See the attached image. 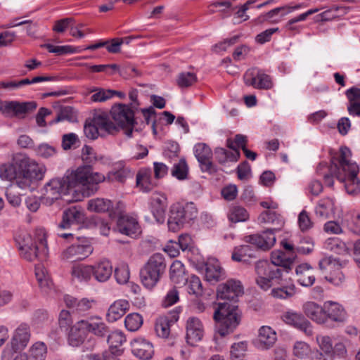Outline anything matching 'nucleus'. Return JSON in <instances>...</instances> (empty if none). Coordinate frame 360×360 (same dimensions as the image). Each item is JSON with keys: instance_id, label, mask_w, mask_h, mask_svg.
Listing matches in <instances>:
<instances>
[{"instance_id": "423d86ee", "label": "nucleus", "mask_w": 360, "mask_h": 360, "mask_svg": "<svg viewBox=\"0 0 360 360\" xmlns=\"http://www.w3.org/2000/svg\"><path fill=\"white\" fill-rule=\"evenodd\" d=\"M166 266L167 264L163 255L153 254L141 269L140 278L142 284L148 289H153L165 274Z\"/></svg>"}, {"instance_id": "a19ab883", "label": "nucleus", "mask_w": 360, "mask_h": 360, "mask_svg": "<svg viewBox=\"0 0 360 360\" xmlns=\"http://www.w3.org/2000/svg\"><path fill=\"white\" fill-rule=\"evenodd\" d=\"M86 326L88 333H92L99 338L108 337L110 332L109 328L98 318L86 321Z\"/></svg>"}, {"instance_id": "bf43d9fd", "label": "nucleus", "mask_w": 360, "mask_h": 360, "mask_svg": "<svg viewBox=\"0 0 360 360\" xmlns=\"http://www.w3.org/2000/svg\"><path fill=\"white\" fill-rule=\"evenodd\" d=\"M35 275L41 288L50 287L51 282L49 279V275L47 274L46 269L44 267L41 266H36Z\"/></svg>"}, {"instance_id": "f257e3e1", "label": "nucleus", "mask_w": 360, "mask_h": 360, "mask_svg": "<svg viewBox=\"0 0 360 360\" xmlns=\"http://www.w3.org/2000/svg\"><path fill=\"white\" fill-rule=\"evenodd\" d=\"M105 179L103 175L93 172L90 165L78 167L75 171H67L62 179H53L44 187L42 200L46 204L51 205L60 197L68 194L77 186L86 188V195L94 194L98 189V184Z\"/></svg>"}, {"instance_id": "6ab92c4d", "label": "nucleus", "mask_w": 360, "mask_h": 360, "mask_svg": "<svg viewBox=\"0 0 360 360\" xmlns=\"http://www.w3.org/2000/svg\"><path fill=\"white\" fill-rule=\"evenodd\" d=\"M194 154L202 172L210 174L217 172L216 166L211 161L212 150L207 145L203 143H197L194 147Z\"/></svg>"}, {"instance_id": "2eb2a0df", "label": "nucleus", "mask_w": 360, "mask_h": 360, "mask_svg": "<svg viewBox=\"0 0 360 360\" xmlns=\"http://www.w3.org/2000/svg\"><path fill=\"white\" fill-rule=\"evenodd\" d=\"M30 328L25 323L20 324L15 330L11 340V349H5L2 355V360H10L13 353L23 349L30 340Z\"/></svg>"}, {"instance_id": "9b49d317", "label": "nucleus", "mask_w": 360, "mask_h": 360, "mask_svg": "<svg viewBox=\"0 0 360 360\" xmlns=\"http://www.w3.org/2000/svg\"><path fill=\"white\" fill-rule=\"evenodd\" d=\"M347 319V312L343 307L336 302L327 301L316 314V323L329 326V321L344 322Z\"/></svg>"}, {"instance_id": "49530a36", "label": "nucleus", "mask_w": 360, "mask_h": 360, "mask_svg": "<svg viewBox=\"0 0 360 360\" xmlns=\"http://www.w3.org/2000/svg\"><path fill=\"white\" fill-rule=\"evenodd\" d=\"M112 207V202L108 199L96 198L89 201L88 210L96 212L110 213Z\"/></svg>"}, {"instance_id": "bb28decb", "label": "nucleus", "mask_w": 360, "mask_h": 360, "mask_svg": "<svg viewBox=\"0 0 360 360\" xmlns=\"http://www.w3.org/2000/svg\"><path fill=\"white\" fill-rule=\"evenodd\" d=\"M179 319L177 313L174 312L170 316H165L158 318L155 322V330L158 336L166 338L170 333V326Z\"/></svg>"}, {"instance_id": "20e7f679", "label": "nucleus", "mask_w": 360, "mask_h": 360, "mask_svg": "<svg viewBox=\"0 0 360 360\" xmlns=\"http://www.w3.org/2000/svg\"><path fill=\"white\" fill-rule=\"evenodd\" d=\"M333 162L331 171L337 178L343 183L346 192L351 195H355L360 191V179L357 178L359 166L352 159L351 150L342 146L338 151L329 153Z\"/></svg>"}, {"instance_id": "c85d7f7f", "label": "nucleus", "mask_w": 360, "mask_h": 360, "mask_svg": "<svg viewBox=\"0 0 360 360\" xmlns=\"http://www.w3.org/2000/svg\"><path fill=\"white\" fill-rule=\"evenodd\" d=\"M259 220L262 223H267L273 225V227L267 229L266 230H269L270 232H274V235L275 232L281 230L285 223L281 214L271 210L263 212L259 216Z\"/></svg>"}, {"instance_id": "2f4dec72", "label": "nucleus", "mask_w": 360, "mask_h": 360, "mask_svg": "<svg viewBox=\"0 0 360 360\" xmlns=\"http://www.w3.org/2000/svg\"><path fill=\"white\" fill-rule=\"evenodd\" d=\"M129 308V303L125 300L115 301L108 309L107 317L111 322L116 321L122 317Z\"/></svg>"}, {"instance_id": "79ce46f5", "label": "nucleus", "mask_w": 360, "mask_h": 360, "mask_svg": "<svg viewBox=\"0 0 360 360\" xmlns=\"http://www.w3.org/2000/svg\"><path fill=\"white\" fill-rule=\"evenodd\" d=\"M324 154H321L320 155V158H323V160L321 161V162L319 163L320 166L322 167L323 165H327L328 164V160L330 161V167H329V172H330V174H326L324 175V184L327 186H333V177H335L337 179V180H338L340 182H341L336 176L335 174H334V172H333L331 171V167L333 166V162H332V160H331V158H330V154H329L330 152H333V153H336L338 151V150H335V149H331L330 148H325L324 150Z\"/></svg>"}, {"instance_id": "603ef678", "label": "nucleus", "mask_w": 360, "mask_h": 360, "mask_svg": "<svg viewBox=\"0 0 360 360\" xmlns=\"http://www.w3.org/2000/svg\"><path fill=\"white\" fill-rule=\"evenodd\" d=\"M300 7V5H297L294 7H290L288 6L278 7V8L271 10L270 11L265 13L264 15L259 17V19L262 18L260 20V21L262 22V21L270 20L278 15H280L281 16H283L285 14L290 13V11H292L295 9H297Z\"/></svg>"}, {"instance_id": "6e6552de", "label": "nucleus", "mask_w": 360, "mask_h": 360, "mask_svg": "<svg viewBox=\"0 0 360 360\" xmlns=\"http://www.w3.org/2000/svg\"><path fill=\"white\" fill-rule=\"evenodd\" d=\"M281 265L275 264L267 260H259L255 264L257 274L256 283L264 290H267L272 286L279 284L282 277Z\"/></svg>"}, {"instance_id": "a878e982", "label": "nucleus", "mask_w": 360, "mask_h": 360, "mask_svg": "<svg viewBox=\"0 0 360 360\" xmlns=\"http://www.w3.org/2000/svg\"><path fill=\"white\" fill-rule=\"evenodd\" d=\"M46 354V345L42 342H37L30 347L28 353L18 354L13 360H45Z\"/></svg>"}, {"instance_id": "58836bf2", "label": "nucleus", "mask_w": 360, "mask_h": 360, "mask_svg": "<svg viewBox=\"0 0 360 360\" xmlns=\"http://www.w3.org/2000/svg\"><path fill=\"white\" fill-rule=\"evenodd\" d=\"M319 347L323 352H316V360H332L333 357V343L331 338L328 336H323L318 340L316 338Z\"/></svg>"}, {"instance_id": "393cba45", "label": "nucleus", "mask_w": 360, "mask_h": 360, "mask_svg": "<svg viewBox=\"0 0 360 360\" xmlns=\"http://www.w3.org/2000/svg\"><path fill=\"white\" fill-rule=\"evenodd\" d=\"M284 320L288 324L292 325L308 335L313 333V326L300 313L288 311L284 315Z\"/></svg>"}, {"instance_id": "09e8293b", "label": "nucleus", "mask_w": 360, "mask_h": 360, "mask_svg": "<svg viewBox=\"0 0 360 360\" xmlns=\"http://www.w3.org/2000/svg\"><path fill=\"white\" fill-rule=\"evenodd\" d=\"M93 271L92 266L77 264L72 266V275L79 281H88L93 275Z\"/></svg>"}, {"instance_id": "412c9836", "label": "nucleus", "mask_w": 360, "mask_h": 360, "mask_svg": "<svg viewBox=\"0 0 360 360\" xmlns=\"http://www.w3.org/2000/svg\"><path fill=\"white\" fill-rule=\"evenodd\" d=\"M84 221V214L80 207H70L63 211L62 221L58 224V228L62 229H70L72 226H78Z\"/></svg>"}, {"instance_id": "0eeeda50", "label": "nucleus", "mask_w": 360, "mask_h": 360, "mask_svg": "<svg viewBox=\"0 0 360 360\" xmlns=\"http://www.w3.org/2000/svg\"><path fill=\"white\" fill-rule=\"evenodd\" d=\"M198 210L193 202L185 204L176 203L170 209V214L168 219L169 229L173 232L179 231L186 224H190L196 219Z\"/></svg>"}, {"instance_id": "864d4df0", "label": "nucleus", "mask_w": 360, "mask_h": 360, "mask_svg": "<svg viewBox=\"0 0 360 360\" xmlns=\"http://www.w3.org/2000/svg\"><path fill=\"white\" fill-rule=\"evenodd\" d=\"M188 165L184 158H181L177 163H174L172 169V175L179 180L185 179L188 174Z\"/></svg>"}, {"instance_id": "4d7b16f0", "label": "nucleus", "mask_w": 360, "mask_h": 360, "mask_svg": "<svg viewBox=\"0 0 360 360\" xmlns=\"http://www.w3.org/2000/svg\"><path fill=\"white\" fill-rule=\"evenodd\" d=\"M177 84L181 88H187L197 82L196 75L190 72H184L178 75Z\"/></svg>"}, {"instance_id": "e433bc0d", "label": "nucleus", "mask_w": 360, "mask_h": 360, "mask_svg": "<svg viewBox=\"0 0 360 360\" xmlns=\"http://www.w3.org/2000/svg\"><path fill=\"white\" fill-rule=\"evenodd\" d=\"M325 249L335 254L346 255L349 254V250L346 243L338 237H330L324 242Z\"/></svg>"}, {"instance_id": "c756f323", "label": "nucleus", "mask_w": 360, "mask_h": 360, "mask_svg": "<svg viewBox=\"0 0 360 360\" xmlns=\"http://www.w3.org/2000/svg\"><path fill=\"white\" fill-rule=\"evenodd\" d=\"M199 269L205 271V276L207 281L217 282L225 276L224 269L219 266L217 262L214 263L208 262L202 264L199 267Z\"/></svg>"}, {"instance_id": "37998d69", "label": "nucleus", "mask_w": 360, "mask_h": 360, "mask_svg": "<svg viewBox=\"0 0 360 360\" xmlns=\"http://www.w3.org/2000/svg\"><path fill=\"white\" fill-rule=\"evenodd\" d=\"M64 120H67L70 122H74L77 121V113L72 107H61L59 109L56 117L50 122V124L58 123Z\"/></svg>"}, {"instance_id": "69168bd1", "label": "nucleus", "mask_w": 360, "mask_h": 360, "mask_svg": "<svg viewBox=\"0 0 360 360\" xmlns=\"http://www.w3.org/2000/svg\"><path fill=\"white\" fill-rule=\"evenodd\" d=\"M295 292L294 287L278 288H274L271 290V295L274 297L283 299H285L293 296L295 295Z\"/></svg>"}, {"instance_id": "b1692460", "label": "nucleus", "mask_w": 360, "mask_h": 360, "mask_svg": "<svg viewBox=\"0 0 360 360\" xmlns=\"http://www.w3.org/2000/svg\"><path fill=\"white\" fill-rule=\"evenodd\" d=\"M131 352L142 360H149L154 354L153 345L143 338L134 339L131 342Z\"/></svg>"}, {"instance_id": "ddd939ff", "label": "nucleus", "mask_w": 360, "mask_h": 360, "mask_svg": "<svg viewBox=\"0 0 360 360\" xmlns=\"http://www.w3.org/2000/svg\"><path fill=\"white\" fill-rule=\"evenodd\" d=\"M319 268L323 273H326L324 278L329 283L340 285L345 280V276L340 271L339 261L332 257H326L319 261Z\"/></svg>"}, {"instance_id": "c03bdc74", "label": "nucleus", "mask_w": 360, "mask_h": 360, "mask_svg": "<svg viewBox=\"0 0 360 360\" xmlns=\"http://www.w3.org/2000/svg\"><path fill=\"white\" fill-rule=\"evenodd\" d=\"M41 47L46 49L49 53H56L58 56L80 53L82 51L80 47H74L69 45L55 46L51 44H44L41 45Z\"/></svg>"}, {"instance_id": "5701e85b", "label": "nucleus", "mask_w": 360, "mask_h": 360, "mask_svg": "<svg viewBox=\"0 0 360 360\" xmlns=\"http://www.w3.org/2000/svg\"><path fill=\"white\" fill-rule=\"evenodd\" d=\"M86 320H81L73 325L68 334L69 344L72 347H78L82 344L88 334Z\"/></svg>"}, {"instance_id": "dca6fc26", "label": "nucleus", "mask_w": 360, "mask_h": 360, "mask_svg": "<svg viewBox=\"0 0 360 360\" xmlns=\"http://www.w3.org/2000/svg\"><path fill=\"white\" fill-rule=\"evenodd\" d=\"M243 79L246 85L252 86L256 89H270L273 86L270 76L257 68L248 70Z\"/></svg>"}, {"instance_id": "9d476101", "label": "nucleus", "mask_w": 360, "mask_h": 360, "mask_svg": "<svg viewBox=\"0 0 360 360\" xmlns=\"http://www.w3.org/2000/svg\"><path fill=\"white\" fill-rule=\"evenodd\" d=\"M136 109L130 107L129 105L118 103L114 105L111 110L110 114L112 118L116 123L115 126L118 131L120 129L124 131V134L128 138L132 137L134 126L138 123L137 117H135Z\"/></svg>"}, {"instance_id": "774afa93", "label": "nucleus", "mask_w": 360, "mask_h": 360, "mask_svg": "<svg viewBox=\"0 0 360 360\" xmlns=\"http://www.w3.org/2000/svg\"><path fill=\"white\" fill-rule=\"evenodd\" d=\"M179 152V146L177 143L172 141L167 144L164 150V156L168 159L173 160L178 157Z\"/></svg>"}, {"instance_id": "473e14b6", "label": "nucleus", "mask_w": 360, "mask_h": 360, "mask_svg": "<svg viewBox=\"0 0 360 360\" xmlns=\"http://www.w3.org/2000/svg\"><path fill=\"white\" fill-rule=\"evenodd\" d=\"M296 274L298 276V282L303 286H311L315 281L313 275V267L307 264H301L296 267Z\"/></svg>"}, {"instance_id": "39448f33", "label": "nucleus", "mask_w": 360, "mask_h": 360, "mask_svg": "<svg viewBox=\"0 0 360 360\" xmlns=\"http://www.w3.org/2000/svg\"><path fill=\"white\" fill-rule=\"evenodd\" d=\"M15 241L22 257L26 260L32 262L35 259H46L48 249L44 235L39 238L37 241H34L29 233H22L15 237Z\"/></svg>"}, {"instance_id": "4be33fe9", "label": "nucleus", "mask_w": 360, "mask_h": 360, "mask_svg": "<svg viewBox=\"0 0 360 360\" xmlns=\"http://www.w3.org/2000/svg\"><path fill=\"white\" fill-rule=\"evenodd\" d=\"M204 335L203 326L201 321L195 317H190L186 322V342L195 346L200 342Z\"/></svg>"}, {"instance_id": "6e6d98bb", "label": "nucleus", "mask_w": 360, "mask_h": 360, "mask_svg": "<svg viewBox=\"0 0 360 360\" xmlns=\"http://www.w3.org/2000/svg\"><path fill=\"white\" fill-rule=\"evenodd\" d=\"M136 184L141 187L143 192H149L153 186L151 184V178L149 172H139L136 175Z\"/></svg>"}, {"instance_id": "f8f14e48", "label": "nucleus", "mask_w": 360, "mask_h": 360, "mask_svg": "<svg viewBox=\"0 0 360 360\" xmlns=\"http://www.w3.org/2000/svg\"><path fill=\"white\" fill-rule=\"evenodd\" d=\"M76 240L62 252L63 260L68 262L83 260L93 252L94 248L86 238L76 237Z\"/></svg>"}, {"instance_id": "052dcab7", "label": "nucleus", "mask_w": 360, "mask_h": 360, "mask_svg": "<svg viewBox=\"0 0 360 360\" xmlns=\"http://www.w3.org/2000/svg\"><path fill=\"white\" fill-rule=\"evenodd\" d=\"M91 92L94 93L91 97V100L94 102H105L110 98V89L96 88Z\"/></svg>"}, {"instance_id": "680f3d73", "label": "nucleus", "mask_w": 360, "mask_h": 360, "mask_svg": "<svg viewBox=\"0 0 360 360\" xmlns=\"http://www.w3.org/2000/svg\"><path fill=\"white\" fill-rule=\"evenodd\" d=\"M115 277L118 283H126L129 278V271L128 266L122 264L115 269Z\"/></svg>"}, {"instance_id": "4c0bfd02", "label": "nucleus", "mask_w": 360, "mask_h": 360, "mask_svg": "<svg viewBox=\"0 0 360 360\" xmlns=\"http://www.w3.org/2000/svg\"><path fill=\"white\" fill-rule=\"evenodd\" d=\"M169 277L176 284H185L188 281L184 266L180 261L175 260L172 262L169 268Z\"/></svg>"}, {"instance_id": "e2e57ef3", "label": "nucleus", "mask_w": 360, "mask_h": 360, "mask_svg": "<svg viewBox=\"0 0 360 360\" xmlns=\"http://www.w3.org/2000/svg\"><path fill=\"white\" fill-rule=\"evenodd\" d=\"M341 221H328L323 226L324 231L328 234L339 235L343 233Z\"/></svg>"}, {"instance_id": "8fccbe9b", "label": "nucleus", "mask_w": 360, "mask_h": 360, "mask_svg": "<svg viewBox=\"0 0 360 360\" xmlns=\"http://www.w3.org/2000/svg\"><path fill=\"white\" fill-rule=\"evenodd\" d=\"M293 354L300 360H313V353L305 342H296L293 348Z\"/></svg>"}, {"instance_id": "13d9d810", "label": "nucleus", "mask_w": 360, "mask_h": 360, "mask_svg": "<svg viewBox=\"0 0 360 360\" xmlns=\"http://www.w3.org/2000/svg\"><path fill=\"white\" fill-rule=\"evenodd\" d=\"M188 289L189 294H193L196 296L201 295L202 293V286L200 278L193 275L188 279Z\"/></svg>"}, {"instance_id": "f704fd0d", "label": "nucleus", "mask_w": 360, "mask_h": 360, "mask_svg": "<svg viewBox=\"0 0 360 360\" xmlns=\"http://www.w3.org/2000/svg\"><path fill=\"white\" fill-rule=\"evenodd\" d=\"M65 302L68 308L75 310L79 314H82L92 307L93 300L82 298L77 300L70 295H66L64 298Z\"/></svg>"}, {"instance_id": "a211bd4d", "label": "nucleus", "mask_w": 360, "mask_h": 360, "mask_svg": "<svg viewBox=\"0 0 360 360\" xmlns=\"http://www.w3.org/2000/svg\"><path fill=\"white\" fill-rule=\"evenodd\" d=\"M36 102L3 101L2 114L6 117H19L36 109Z\"/></svg>"}, {"instance_id": "aec40b11", "label": "nucleus", "mask_w": 360, "mask_h": 360, "mask_svg": "<svg viewBox=\"0 0 360 360\" xmlns=\"http://www.w3.org/2000/svg\"><path fill=\"white\" fill-rule=\"evenodd\" d=\"M244 241L255 245L259 250L266 251L275 244L276 237L274 232L265 230L261 234H252L245 236Z\"/></svg>"}, {"instance_id": "1a4fd4ad", "label": "nucleus", "mask_w": 360, "mask_h": 360, "mask_svg": "<svg viewBox=\"0 0 360 360\" xmlns=\"http://www.w3.org/2000/svg\"><path fill=\"white\" fill-rule=\"evenodd\" d=\"M84 132L86 138L95 140L98 136L105 137L108 134H115L118 132V129L106 115L97 114L91 120H86Z\"/></svg>"}, {"instance_id": "a18cd8bd", "label": "nucleus", "mask_w": 360, "mask_h": 360, "mask_svg": "<svg viewBox=\"0 0 360 360\" xmlns=\"http://www.w3.org/2000/svg\"><path fill=\"white\" fill-rule=\"evenodd\" d=\"M166 205L160 198H156L151 204V212L155 220L162 224L165 219Z\"/></svg>"}, {"instance_id": "7ed1b4c3", "label": "nucleus", "mask_w": 360, "mask_h": 360, "mask_svg": "<svg viewBox=\"0 0 360 360\" xmlns=\"http://www.w3.org/2000/svg\"><path fill=\"white\" fill-rule=\"evenodd\" d=\"M46 169L30 159L25 154L16 153L10 165L0 167V177L13 182L20 188H28L37 181H41Z\"/></svg>"}, {"instance_id": "338daca9", "label": "nucleus", "mask_w": 360, "mask_h": 360, "mask_svg": "<svg viewBox=\"0 0 360 360\" xmlns=\"http://www.w3.org/2000/svg\"><path fill=\"white\" fill-rule=\"evenodd\" d=\"M72 323V319L70 314L68 311L62 310L59 314L58 324L62 330L68 331L70 324Z\"/></svg>"}, {"instance_id": "f3484780", "label": "nucleus", "mask_w": 360, "mask_h": 360, "mask_svg": "<svg viewBox=\"0 0 360 360\" xmlns=\"http://www.w3.org/2000/svg\"><path fill=\"white\" fill-rule=\"evenodd\" d=\"M109 344V350L103 352L104 360H120L118 356L122 355L124 349L121 348L125 342L126 338L122 332L114 331L108 335L107 339Z\"/></svg>"}, {"instance_id": "3c124183", "label": "nucleus", "mask_w": 360, "mask_h": 360, "mask_svg": "<svg viewBox=\"0 0 360 360\" xmlns=\"http://www.w3.org/2000/svg\"><path fill=\"white\" fill-rule=\"evenodd\" d=\"M228 217L231 222L237 223L246 221L249 214L243 207L235 205L230 208Z\"/></svg>"}, {"instance_id": "de8ad7c7", "label": "nucleus", "mask_w": 360, "mask_h": 360, "mask_svg": "<svg viewBox=\"0 0 360 360\" xmlns=\"http://www.w3.org/2000/svg\"><path fill=\"white\" fill-rule=\"evenodd\" d=\"M334 204L330 199L323 200L316 205V215L323 219L330 218L334 215Z\"/></svg>"}, {"instance_id": "4468645a", "label": "nucleus", "mask_w": 360, "mask_h": 360, "mask_svg": "<svg viewBox=\"0 0 360 360\" xmlns=\"http://www.w3.org/2000/svg\"><path fill=\"white\" fill-rule=\"evenodd\" d=\"M281 245L285 252L282 250L273 251L271 255V259L273 263L281 265L286 272H288L297 257L296 248L286 240H283Z\"/></svg>"}, {"instance_id": "f03ea898", "label": "nucleus", "mask_w": 360, "mask_h": 360, "mask_svg": "<svg viewBox=\"0 0 360 360\" xmlns=\"http://www.w3.org/2000/svg\"><path fill=\"white\" fill-rule=\"evenodd\" d=\"M243 294V287L239 281L229 280L217 287V298L224 301L218 304L213 318L216 322V330L221 337L233 333L240 322L241 316L237 302L238 297Z\"/></svg>"}, {"instance_id": "5fc2aeb1", "label": "nucleus", "mask_w": 360, "mask_h": 360, "mask_svg": "<svg viewBox=\"0 0 360 360\" xmlns=\"http://www.w3.org/2000/svg\"><path fill=\"white\" fill-rule=\"evenodd\" d=\"M124 324L129 331H136L143 324V318L137 313L128 314L125 318Z\"/></svg>"}, {"instance_id": "7c9ffc66", "label": "nucleus", "mask_w": 360, "mask_h": 360, "mask_svg": "<svg viewBox=\"0 0 360 360\" xmlns=\"http://www.w3.org/2000/svg\"><path fill=\"white\" fill-rule=\"evenodd\" d=\"M276 340V333L270 326H263L259 329L258 341L262 348L269 349L273 347Z\"/></svg>"}, {"instance_id": "ea45409f", "label": "nucleus", "mask_w": 360, "mask_h": 360, "mask_svg": "<svg viewBox=\"0 0 360 360\" xmlns=\"http://www.w3.org/2000/svg\"><path fill=\"white\" fill-rule=\"evenodd\" d=\"M214 156L217 162L225 165L228 162H237L240 156L239 150L230 152L224 148H217L214 150Z\"/></svg>"}, {"instance_id": "0e129e2a", "label": "nucleus", "mask_w": 360, "mask_h": 360, "mask_svg": "<svg viewBox=\"0 0 360 360\" xmlns=\"http://www.w3.org/2000/svg\"><path fill=\"white\" fill-rule=\"evenodd\" d=\"M79 142L78 136L74 133L64 134L62 137V147L65 150L75 148Z\"/></svg>"}, {"instance_id": "72a5a7b5", "label": "nucleus", "mask_w": 360, "mask_h": 360, "mask_svg": "<svg viewBox=\"0 0 360 360\" xmlns=\"http://www.w3.org/2000/svg\"><path fill=\"white\" fill-rule=\"evenodd\" d=\"M93 276L99 282L108 281L112 275V266L108 260H102L92 266Z\"/></svg>"}, {"instance_id": "c9c22d12", "label": "nucleus", "mask_w": 360, "mask_h": 360, "mask_svg": "<svg viewBox=\"0 0 360 360\" xmlns=\"http://www.w3.org/2000/svg\"><path fill=\"white\" fill-rule=\"evenodd\" d=\"M338 218H341V224L351 232L360 235V215L357 212L353 211L342 216L338 214Z\"/></svg>"}, {"instance_id": "cd10ccee", "label": "nucleus", "mask_w": 360, "mask_h": 360, "mask_svg": "<svg viewBox=\"0 0 360 360\" xmlns=\"http://www.w3.org/2000/svg\"><path fill=\"white\" fill-rule=\"evenodd\" d=\"M117 226L121 233L129 236H136L140 232V227L137 221L134 218L128 216H120Z\"/></svg>"}]
</instances>
